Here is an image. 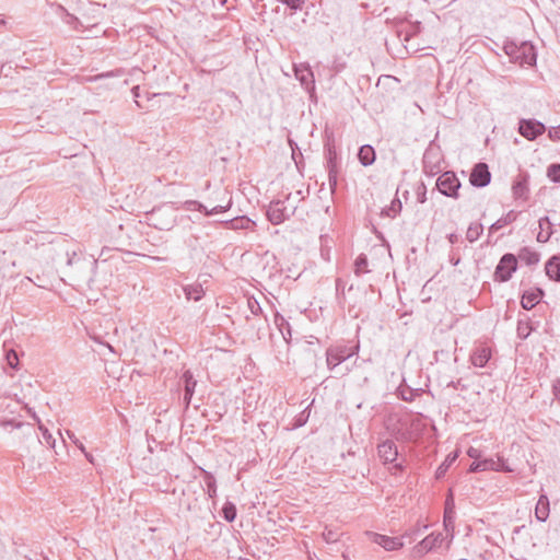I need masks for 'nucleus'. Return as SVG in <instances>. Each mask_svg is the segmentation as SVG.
<instances>
[{"mask_svg": "<svg viewBox=\"0 0 560 560\" xmlns=\"http://www.w3.org/2000/svg\"><path fill=\"white\" fill-rule=\"evenodd\" d=\"M503 50L509 56L511 62L522 67L534 66L536 63L535 47L528 42L517 44L514 40H506Z\"/></svg>", "mask_w": 560, "mask_h": 560, "instance_id": "1", "label": "nucleus"}, {"mask_svg": "<svg viewBox=\"0 0 560 560\" xmlns=\"http://www.w3.org/2000/svg\"><path fill=\"white\" fill-rule=\"evenodd\" d=\"M290 201V195L287 196L285 200H273L268 206L266 211L267 218L271 224L278 225L289 219L295 212V206L285 203Z\"/></svg>", "mask_w": 560, "mask_h": 560, "instance_id": "2", "label": "nucleus"}, {"mask_svg": "<svg viewBox=\"0 0 560 560\" xmlns=\"http://www.w3.org/2000/svg\"><path fill=\"white\" fill-rule=\"evenodd\" d=\"M517 269V259L513 254H504L494 270V280L505 282Z\"/></svg>", "mask_w": 560, "mask_h": 560, "instance_id": "3", "label": "nucleus"}, {"mask_svg": "<svg viewBox=\"0 0 560 560\" xmlns=\"http://www.w3.org/2000/svg\"><path fill=\"white\" fill-rule=\"evenodd\" d=\"M459 187L460 182L454 172H445L436 179L438 190L446 197L457 198Z\"/></svg>", "mask_w": 560, "mask_h": 560, "instance_id": "4", "label": "nucleus"}, {"mask_svg": "<svg viewBox=\"0 0 560 560\" xmlns=\"http://www.w3.org/2000/svg\"><path fill=\"white\" fill-rule=\"evenodd\" d=\"M546 131V126L536 119H520L518 132L525 139L533 141Z\"/></svg>", "mask_w": 560, "mask_h": 560, "instance_id": "5", "label": "nucleus"}, {"mask_svg": "<svg viewBox=\"0 0 560 560\" xmlns=\"http://www.w3.org/2000/svg\"><path fill=\"white\" fill-rule=\"evenodd\" d=\"M353 355L350 348L347 347H332L328 348L326 352V362L329 370L334 371L338 365Z\"/></svg>", "mask_w": 560, "mask_h": 560, "instance_id": "6", "label": "nucleus"}, {"mask_svg": "<svg viewBox=\"0 0 560 560\" xmlns=\"http://www.w3.org/2000/svg\"><path fill=\"white\" fill-rule=\"evenodd\" d=\"M491 173L486 163H477L470 173L469 182L474 187L482 188L490 184Z\"/></svg>", "mask_w": 560, "mask_h": 560, "instance_id": "7", "label": "nucleus"}, {"mask_svg": "<svg viewBox=\"0 0 560 560\" xmlns=\"http://www.w3.org/2000/svg\"><path fill=\"white\" fill-rule=\"evenodd\" d=\"M180 207L186 211H199L203 212L206 215H212L229 210L231 207V200L226 206H215L212 209H208L203 203L197 200H186L182 202Z\"/></svg>", "mask_w": 560, "mask_h": 560, "instance_id": "8", "label": "nucleus"}, {"mask_svg": "<svg viewBox=\"0 0 560 560\" xmlns=\"http://www.w3.org/2000/svg\"><path fill=\"white\" fill-rule=\"evenodd\" d=\"M443 540V536L441 533L439 534H430L425 538H423L413 549L415 555L421 557L429 552L430 550L438 547Z\"/></svg>", "mask_w": 560, "mask_h": 560, "instance_id": "9", "label": "nucleus"}, {"mask_svg": "<svg viewBox=\"0 0 560 560\" xmlns=\"http://www.w3.org/2000/svg\"><path fill=\"white\" fill-rule=\"evenodd\" d=\"M377 453L384 464L394 463L398 456L397 445L392 440H385L377 445Z\"/></svg>", "mask_w": 560, "mask_h": 560, "instance_id": "10", "label": "nucleus"}, {"mask_svg": "<svg viewBox=\"0 0 560 560\" xmlns=\"http://www.w3.org/2000/svg\"><path fill=\"white\" fill-rule=\"evenodd\" d=\"M370 535L374 544L383 547L387 551L398 550L404 546V542L398 537H389L377 533Z\"/></svg>", "mask_w": 560, "mask_h": 560, "instance_id": "11", "label": "nucleus"}, {"mask_svg": "<svg viewBox=\"0 0 560 560\" xmlns=\"http://www.w3.org/2000/svg\"><path fill=\"white\" fill-rule=\"evenodd\" d=\"M528 174L518 175L512 185L514 198L526 200L528 198Z\"/></svg>", "mask_w": 560, "mask_h": 560, "instance_id": "12", "label": "nucleus"}, {"mask_svg": "<svg viewBox=\"0 0 560 560\" xmlns=\"http://www.w3.org/2000/svg\"><path fill=\"white\" fill-rule=\"evenodd\" d=\"M491 359V350L489 347L479 346L476 347L470 354V362L474 366L483 368Z\"/></svg>", "mask_w": 560, "mask_h": 560, "instance_id": "13", "label": "nucleus"}, {"mask_svg": "<svg viewBox=\"0 0 560 560\" xmlns=\"http://www.w3.org/2000/svg\"><path fill=\"white\" fill-rule=\"evenodd\" d=\"M544 296V291L541 289H536L535 291H525L522 295L521 305L524 310H532L538 304L540 299Z\"/></svg>", "mask_w": 560, "mask_h": 560, "instance_id": "14", "label": "nucleus"}, {"mask_svg": "<svg viewBox=\"0 0 560 560\" xmlns=\"http://www.w3.org/2000/svg\"><path fill=\"white\" fill-rule=\"evenodd\" d=\"M545 271L551 280L560 282V255H555L547 260Z\"/></svg>", "mask_w": 560, "mask_h": 560, "instance_id": "15", "label": "nucleus"}, {"mask_svg": "<svg viewBox=\"0 0 560 560\" xmlns=\"http://www.w3.org/2000/svg\"><path fill=\"white\" fill-rule=\"evenodd\" d=\"M549 499L546 494H540L535 508V516L539 522H546L549 516Z\"/></svg>", "mask_w": 560, "mask_h": 560, "instance_id": "16", "label": "nucleus"}, {"mask_svg": "<svg viewBox=\"0 0 560 560\" xmlns=\"http://www.w3.org/2000/svg\"><path fill=\"white\" fill-rule=\"evenodd\" d=\"M358 159L363 166H370L375 162L376 153L372 145L364 144L360 147Z\"/></svg>", "mask_w": 560, "mask_h": 560, "instance_id": "17", "label": "nucleus"}, {"mask_svg": "<svg viewBox=\"0 0 560 560\" xmlns=\"http://www.w3.org/2000/svg\"><path fill=\"white\" fill-rule=\"evenodd\" d=\"M435 154L432 150H427L423 155V171L428 175H435L440 171L439 163L434 160Z\"/></svg>", "mask_w": 560, "mask_h": 560, "instance_id": "18", "label": "nucleus"}, {"mask_svg": "<svg viewBox=\"0 0 560 560\" xmlns=\"http://www.w3.org/2000/svg\"><path fill=\"white\" fill-rule=\"evenodd\" d=\"M273 322H275V325L277 326V328L279 329L280 334L282 335L283 340L285 341L287 345H289L290 339L292 337L290 324L279 313L275 314Z\"/></svg>", "mask_w": 560, "mask_h": 560, "instance_id": "19", "label": "nucleus"}, {"mask_svg": "<svg viewBox=\"0 0 560 560\" xmlns=\"http://www.w3.org/2000/svg\"><path fill=\"white\" fill-rule=\"evenodd\" d=\"M538 223L540 231L537 234V241L540 243H546L552 235V223L548 217L540 218Z\"/></svg>", "mask_w": 560, "mask_h": 560, "instance_id": "20", "label": "nucleus"}, {"mask_svg": "<svg viewBox=\"0 0 560 560\" xmlns=\"http://www.w3.org/2000/svg\"><path fill=\"white\" fill-rule=\"evenodd\" d=\"M518 258L528 266H535L539 262L540 255L529 247H523L518 253Z\"/></svg>", "mask_w": 560, "mask_h": 560, "instance_id": "21", "label": "nucleus"}, {"mask_svg": "<svg viewBox=\"0 0 560 560\" xmlns=\"http://www.w3.org/2000/svg\"><path fill=\"white\" fill-rule=\"evenodd\" d=\"M252 221L246 217L234 218L232 220L222 221L221 224L230 230H246L249 228Z\"/></svg>", "mask_w": 560, "mask_h": 560, "instance_id": "22", "label": "nucleus"}, {"mask_svg": "<svg viewBox=\"0 0 560 560\" xmlns=\"http://www.w3.org/2000/svg\"><path fill=\"white\" fill-rule=\"evenodd\" d=\"M515 219H516V214L514 213V211L508 212L506 215L500 218L499 220H497L494 223L491 224V226L489 228V233L492 234L495 231H499L500 229L504 228L505 225L514 222Z\"/></svg>", "mask_w": 560, "mask_h": 560, "instance_id": "23", "label": "nucleus"}, {"mask_svg": "<svg viewBox=\"0 0 560 560\" xmlns=\"http://www.w3.org/2000/svg\"><path fill=\"white\" fill-rule=\"evenodd\" d=\"M488 467L489 470L492 471H503V472H512L514 471L504 460L503 457H498L497 459L488 458Z\"/></svg>", "mask_w": 560, "mask_h": 560, "instance_id": "24", "label": "nucleus"}, {"mask_svg": "<svg viewBox=\"0 0 560 560\" xmlns=\"http://www.w3.org/2000/svg\"><path fill=\"white\" fill-rule=\"evenodd\" d=\"M326 167L327 171L339 172L337 152L332 147H326Z\"/></svg>", "mask_w": 560, "mask_h": 560, "instance_id": "25", "label": "nucleus"}, {"mask_svg": "<svg viewBox=\"0 0 560 560\" xmlns=\"http://www.w3.org/2000/svg\"><path fill=\"white\" fill-rule=\"evenodd\" d=\"M184 292L188 300L199 301L205 295L201 284H191L184 288Z\"/></svg>", "mask_w": 560, "mask_h": 560, "instance_id": "26", "label": "nucleus"}, {"mask_svg": "<svg viewBox=\"0 0 560 560\" xmlns=\"http://www.w3.org/2000/svg\"><path fill=\"white\" fill-rule=\"evenodd\" d=\"M483 232V226L481 223H471L466 232V238L468 242H476Z\"/></svg>", "mask_w": 560, "mask_h": 560, "instance_id": "27", "label": "nucleus"}, {"mask_svg": "<svg viewBox=\"0 0 560 560\" xmlns=\"http://www.w3.org/2000/svg\"><path fill=\"white\" fill-rule=\"evenodd\" d=\"M457 454H448L444 462L438 467L435 471V477L438 479L444 477L451 465L456 460Z\"/></svg>", "mask_w": 560, "mask_h": 560, "instance_id": "28", "label": "nucleus"}, {"mask_svg": "<svg viewBox=\"0 0 560 560\" xmlns=\"http://www.w3.org/2000/svg\"><path fill=\"white\" fill-rule=\"evenodd\" d=\"M532 329L533 328L530 326L529 318L518 319L516 328L518 338L526 339L530 335Z\"/></svg>", "mask_w": 560, "mask_h": 560, "instance_id": "29", "label": "nucleus"}, {"mask_svg": "<svg viewBox=\"0 0 560 560\" xmlns=\"http://www.w3.org/2000/svg\"><path fill=\"white\" fill-rule=\"evenodd\" d=\"M182 378L184 381L185 393H187L188 395L189 394L194 395L197 382L194 378L191 372L190 371H185Z\"/></svg>", "mask_w": 560, "mask_h": 560, "instance_id": "30", "label": "nucleus"}, {"mask_svg": "<svg viewBox=\"0 0 560 560\" xmlns=\"http://www.w3.org/2000/svg\"><path fill=\"white\" fill-rule=\"evenodd\" d=\"M223 518L232 523L236 518V506L232 502H225L222 508Z\"/></svg>", "mask_w": 560, "mask_h": 560, "instance_id": "31", "label": "nucleus"}, {"mask_svg": "<svg viewBox=\"0 0 560 560\" xmlns=\"http://www.w3.org/2000/svg\"><path fill=\"white\" fill-rule=\"evenodd\" d=\"M203 472H205L203 479H205V483L207 487V493L209 494L210 498H213L217 493L215 478L209 471L205 470Z\"/></svg>", "mask_w": 560, "mask_h": 560, "instance_id": "32", "label": "nucleus"}, {"mask_svg": "<svg viewBox=\"0 0 560 560\" xmlns=\"http://www.w3.org/2000/svg\"><path fill=\"white\" fill-rule=\"evenodd\" d=\"M354 267H355L354 268V272H355L357 276H360L363 272H368V270H366L368 257L364 254L359 255L355 258Z\"/></svg>", "mask_w": 560, "mask_h": 560, "instance_id": "33", "label": "nucleus"}, {"mask_svg": "<svg viewBox=\"0 0 560 560\" xmlns=\"http://www.w3.org/2000/svg\"><path fill=\"white\" fill-rule=\"evenodd\" d=\"M443 523L446 532L453 530L454 528V511L453 508L446 506L444 511Z\"/></svg>", "mask_w": 560, "mask_h": 560, "instance_id": "34", "label": "nucleus"}, {"mask_svg": "<svg viewBox=\"0 0 560 560\" xmlns=\"http://www.w3.org/2000/svg\"><path fill=\"white\" fill-rule=\"evenodd\" d=\"M547 176L553 183L560 184V164L553 163L547 167Z\"/></svg>", "mask_w": 560, "mask_h": 560, "instance_id": "35", "label": "nucleus"}, {"mask_svg": "<svg viewBox=\"0 0 560 560\" xmlns=\"http://www.w3.org/2000/svg\"><path fill=\"white\" fill-rule=\"evenodd\" d=\"M336 291H337V295L339 299V303L345 305L347 303V299H346V294H345L346 283L340 278H338L336 280Z\"/></svg>", "mask_w": 560, "mask_h": 560, "instance_id": "36", "label": "nucleus"}, {"mask_svg": "<svg viewBox=\"0 0 560 560\" xmlns=\"http://www.w3.org/2000/svg\"><path fill=\"white\" fill-rule=\"evenodd\" d=\"M418 390H415L412 388L406 387V388H399V396L405 401H412L416 396H418Z\"/></svg>", "mask_w": 560, "mask_h": 560, "instance_id": "37", "label": "nucleus"}, {"mask_svg": "<svg viewBox=\"0 0 560 560\" xmlns=\"http://www.w3.org/2000/svg\"><path fill=\"white\" fill-rule=\"evenodd\" d=\"M39 430L42 431V436L44 442L50 447L55 446L56 440L52 438L51 433L45 428L43 424H39Z\"/></svg>", "mask_w": 560, "mask_h": 560, "instance_id": "38", "label": "nucleus"}, {"mask_svg": "<svg viewBox=\"0 0 560 560\" xmlns=\"http://www.w3.org/2000/svg\"><path fill=\"white\" fill-rule=\"evenodd\" d=\"M247 306L253 315H258L262 312L259 302L254 298L247 300Z\"/></svg>", "mask_w": 560, "mask_h": 560, "instance_id": "39", "label": "nucleus"}, {"mask_svg": "<svg viewBox=\"0 0 560 560\" xmlns=\"http://www.w3.org/2000/svg\"><path fill=\"white\" fill-rule=\"evenodd\" d=\"M323 538L325 539L326 542L332 544L338 541L339 534L332 529H325L323 532Z\"/></svg>", "mask_w": 560, "mask_h": 560, "instance_id": "40", "label": "nucleus"}, {"mask_svg": "<svg viewBox=\"0 0 560 560\" xmlns=\"http://www.w3.org/2000/svg\"><path fill=\"white\" fill-rule=\"evenodd\" d=\"M114 75H115V73L113 71H107V72H103V73H100L96 75H89V77L84 78V81L85 82H96L98 80H102L105 78H112Z\"/></svg>", "mask_w": 560, "mask_h": 560, "instance_id": "41", "label": "nucleus"}, {"mask_svg": "<svg viewBox=\"0 0 560 560\" xmlns=\"http://www.w3.org/2000/svg\"><path fill=\"white\" fill-rule=\"evenodd\" d=\"M338 173L339 172H335V171L328 172V183H329V187H330L331 192H334L336 190V188H337V185H338Z\"/></svg>", "mask_w": 560, "mask_h": 560, "instance_id": "42", "label": "nucleus"}, {"mask_svg": "<svg viewBox=\"0 0 560 560\" xmlns=\"http://www.w3.org/2000/svg\"><path fill=\"white\" fill-rule=\"evenodd\" d=\"M425 195H427L425 185L423 183H421L418 186V189H417V200H418V202L424 203L425 200H427V196Z\"/></svg>", "mask_w": 560, "mask_h": 560, "instance_id": "43", "label": "nucleus"}, {"mask_svg": "<svg viewBox=\"0 0 560 560\" xmlns=\"http://www.w3.org/2000/svg\"><path fill=\"white\" fill-rule=\"evenodd\" d=\"M282 3L287 4L292 10H300L303 4V0H280Z\"/></svg>", "mask_w": 560, "mask_h": 560, "instance_id": "44", "label": "nucleus"}, {"mask_svg": "<svg viewBox=\"0 0 560 560\" xmlns=\"http://www.w3.org/2000/svg\"><path fill=\"white\" fill-rule=\"evenodd\" d=\"M548 137L550 140L552 141H558L560 140V125L557 126V127H551L549 130H548Z\"/></svg>", "mask_w": 560, "mask_h": 560, "instance_id": "45", "label": "nucleus"}, {"mask_svg": "<svg viewBox=\"0 0 560 560\" xmlns=\"http://www.w3.org/2000/svg\"><path fill=\"white\" fill-rule=\"evenodd\" d=\"M552 392L556 399L560 402V378H557L552 385Z\"/></svg>", "mask_w": 560, "mask_h": 560, "instance_id": "46", "label": "nucleus"}, {"mask_svg": "<svg viewBox=\"0 0 560 560\" xmlns=\"http://www.w3.org/2000/svg\"><path fill=\"white\" fill-rule=\"evenodd\" d=\"M467 455L475 460L480 459V451L475 447H469L467 451Z\"/></svg>", "mask_w": 560, "mask_h": 560, "instance_id": "47", "label": "nucleus"}, {"mask_svg": "<svg viewBox=\"0 0 560 560\" xmlns=\"http://www.w3.org/2000/svg\"><path fill=\"white\" fill-rule=\"evenodd\" d=\"M308 77L311 78V82H313V72L311 70H307L306 74L298 75V78L303 84L307 82Z\"/></svg>", "mask_w": 560, "mask_h": 560, "instance_id": "48", "label": "nucleus"}, {"mask_svg": "<svg viewBox=\"0 0 560 560\" xmlns=\"http://www.w3.org/2000/svg\"><path fill=\"white\" fill-rule=\"evenodd\" d=\"M469 471L471 472H478L480 471V464L478 460H474L469 467Z\"/></svg>", "mask_w": 560, "mask_h": 560, "instance_id": "49", "label": "nucleus"}, {"mask_svg": "<svg viewBox=\"0 0 560 560\" xmlns=\"http://www.w3.org/2000/svg\"><path fill=\"white\" fill-rule=\"evenodd\" d=\"M74 444L85 454V457L90 462H92V456L89 453H86L84 445L79 440H78V443H74Z\"/></svg>", "mask_w": 560, "mask_h": 560, "instance_id": "50", "label": "nucleus"}, {"mask_svg": "<svg viewBox=\"0 0 560 560\" xmlns=\"http://www.w3.org/2000/svg\"><path fill=\"white\" fill-rule=\"evenodd\" d=\"M479 464H480V471H486V470H489V467H488V458H485V459H478Z\"/></svg>", "mask_w": 560, "mask_h": 560, "instance_id": "51", "label": "nucleus"}, {"mask_svg": "<svg viewBox=\"0 0 560 560\" xmlns=\"http://www.w3.org/2000/svg\"><path fill=\"white\" fill-rule=\"evenodd\" d=\"M22 422H15L14 420H8L4 422V425H11L15 429H20L22 427Z\"/></svg>", "mask_w": 560, "mask_h": 560, "instance_id": "52", "label": "nucleus"}, {"mask_svg": "<svg viewBox=\"0 0 560 560\" xmlns=\"http://www.w3.org/2000/svg\"><path fill=\"white\" fill-rule=\"evenodd\" d=\"M447 240L451 244H455L458 241V235L455 233H451L447 235Z\"/></svg>", "mask_w": 560, "mask_h": 560, "instance_id": "53", "label": "nucleus"}, {"mask_svg": "<svg viewBox=\"0 0 560 560\" xmlns=\"http://www.w3.org/2000/svg\"><path fill=\"white\" fill-rule=\"evenodd\" d=\"M131 92H132V95H133L136 98L140 97V86H139V85L133 86V88H132V90H131Z\"/></svg>", "mask_w": 560, "mask_h": 560, "instance_id": "54", "label": "nucleus"}, {"mask_svg": "<svg viewBox=\"0 0 560 560\" xmlns=\"http://www.w3.org/2000/svg\"><path fill=\"white\" fill-rule=\"evenodd\" d=\"M191 397H192V394L188 395L187 393H184V402H185L186 407L189 406Z\"/></svg>", "mask_w": 560, "mask_h": 560, "instance_id": "55", "label": "nucleus"}, {"mask_svg": "<svg viewBox=\"0 0 560 560\" xmlns=\"http://www.w3.org/2000/svg\"><path fill=\"white\" fill-rule=\"evenodd\" d=\"M343 67H345V66H343V63H337V62H335V65H334L332 69H334V71H335L336 73H338V72H340V71L343 69Z\"/></svg>", "mask_w": 560, "mask_h": 560, "instance_id": "56", "label": "nucleus"}, {"mask_svg": "<svg viewBox=\"0 0 560 560\" xmlns=\"http://www.w3.org/2000/svg\"><path fill=\"white\" fill-rule=\"evenodd\" d=\"M393 469H395L396 471H402L404 470V465L401 463H396L393 466Z\"/></svg>", "mask_w": 560, "mask_h": 560, "instance_id": "57", "label": "nucleus"}, {"mask_svg": "<svg viewBox=\"0 0 560 560\" xmlns=\"http://www.w3.org/2000/svg\"><path fill=\"white\" fill-rule=\"evenodd\" d=\"M67 435L68 438L73 442V443H78V439L75 438V435L70 432V431H67Z\"/></svg>", "mask_w": 560, "mask_h": 560, "instance_id": "58", "label": "nucleus"}, {"mask_svg": "<svg viewBox=\"0 0 560 560\" xmlns=\"http://www.w3.org/2000/svg\"><path fill=\"white\" fill-rule=\"evenodd\" d=\"M419 435H420L419 433L411 432V433H409V436L407 439L408 440H417L419 438Z\"/></svg>", "mask_w": 560, "mask_h": 560, "instance_id": "59", "label": "nucleus"}, {"mask_svg": "<svg viewBox=\"0 0 560 560\" xmlns=\"http://www.w3.org/2000/svg\"><path fill=\"white\" fill-rule=\"evenodd\" d=\"M8 361L11 366H14V362L11 360V354H8Z\"/></svg>", "mask_w": 560, "mask_h": 560, "instance_id": "60", "label": "nucleus"}, {"mask_svg": "<svg viewBox=\"0 0 560 560\" xmlns=\"http://www.w3.org/2000/svg\"><path fill=\"white\" fill-rule=\"evenodd\" d=\"M419 424H420V423H419V421H418V420H417V421H412L411 427H418Z\"/></svg>", "mask_w": 560, "mask_h": 560, "instance_id": "61", "label": "nucleus"}, {"mask_svg": "<svg viewBox=\"0 0 560 560\" xmlns=\"http://www.w3.org/2000/svg\"><path fill=\"white\" fill-rule=\"evenodd\" d=\"M135 103H136L137 107H139V108L142 107L141 103L138 100H136Z\"/></svg>", "mask_w": 560, "mask_h": 560, "instance_id": "62", "label": "nucleus"}, {"mask_svg": "<svg viewBox=\"0 0 560 560\" xmlns=\"http://www.w3.org/2000/svg\"><path fill=\"white\" fill-rule=\"evenodd\" d=\"M453 261H454L453 265L456 266V265H458L459 259L456 260V258H453Z\"/></svg>", "mask_w": 560, "mask_h": 560, "instance_id": "63", "label": "nucleus"}, {"mask_svg": "<svg viewBox=\"0 0 560 560\" xmlns=\"http://www.w3.org/2000/svg\"><path fill=\"white\" fill-rule=\"evenodd\" d=\"M453 261H454L453 265L456 266V265H458L459 259L456 260V258H453Z\"/></svg>", "mask_w": 560, "mask_h": 560, "instance_id": "64", "label": "nucleus"}]
</instances>
